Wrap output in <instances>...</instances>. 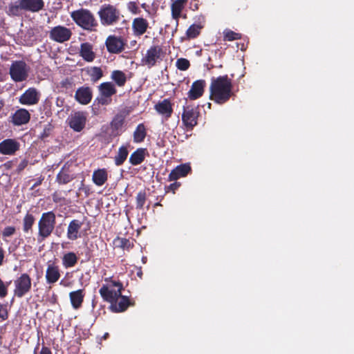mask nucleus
Wrapping results in <instances>:
<instances>
[{"instance_id": "obj_1", "label": "nucleus", "mask_w": 354, "mask_h": 354, "mask_svg": "<svg viewBox=\"0 0 354 354\" xmlns=\"http://www.w3.org/2000/svg\"><path fill=\"white\" fill-rule=\"evenodd\" d=\"M232 82L227 75L213 77L210 84V98L219 104L226 103L233 95Z\"/></svg>"}, {"instance_id": "obj_2", "label": "nucleus", "mask_w": 354, "mask_h": 354, "mask_svg": "<svg viewBox=\"0 0 354 354\" xmlns=\"http://www.w3.org/2000/svg\"><path fill=\"white\" fill-rule=\"evenodd\" d=\"M71 17L74 21L84 29L90 30L95 26V19L91 14L85 10H80L73 12Z\"/></svg>"}, {"instance_id": "obj_3", "label": "nucleus", "mask_w": 354, "mask_h": 354, "mask_svg": "<svg viewBox=\"0 0 354 354\" xmlns=\"http://www.w3.org/2000/svg\"><path fill=\"white\" fill-rule=\"evenodd\" d=\"M55 216L53 212H48L43 214L39 225V234L43 237H46L53 231L54 228V223Z\"/></svg>"}, {"instance_id": "obj_4", "label": "nucleus", "mask_w": 354, "mask_h": 354, "mask_svg": "<svg viewBox=\"0 0 354 354\" xmlns=\"http://www.w3.org/2000/svg\"><path fill=\"white\" fill-rule=\"evenodd\" d=\"M10 74L15 82L25 80L28 77L26 64L23 61L14 62L10 66Z\"/></svg>"}, {"instance_id": "obj_5", "label": "nucleus", "mask_w": 354, "mask_h": 354, "mask_svg": "<svg viewBox=\"0 0 354 354\" xmlns=\"http://www.w3.org/2000/svg\"><path fill=\"white\" fill-rule=\"evenodd\" d=\"M71 34V31L64 26H59L53 28L50 30L51 38L60 43L68 41L70 39Z\"/></svg>"}, {"instance_id": "obj_6", "label": "nucleus", "mask_w": 354, "mask_h": 354, "mask_svg": "<svg viewBox=\"0 0 354 354\" xmlns=\"http://www.w3.org/2000/svg\"><path fill=\"white\" fill-rule=\"evenodd\" d=\"M30 287V279L27 274H23L17 281V288L15 294L21 297L25 292H28Z\"/></svg>"}, {"instance_id": "obj_7", "label": "nucleus", "mask_w": 354, "mask_h": 354, "mask_svg": "<svg viewBox=\"0 0 354 354\" xmlns=\"http://www.w3.org/2000/svg\"><path fill=\"white\" fill-rule=\"evenodd\" d=\"M19 6H21V10L37 12L42 9L44 2L42 0H21Z\"/></svg>"}, {"instance_id": "obj_8", "label": "nucleus", "mask_w": 354, "mask_h": 354, "mask_svg": "<svg viewBox=\"0 0 354 354\" xmlns=\"http://www.w3.org/2000/svg\"><path fill=\"white\" fill-rule=\"evenodd\" d=\"M86 120L83 113L77 112L71 117L70 127L76 131H80L84 127Z\"/></svg>"}, {"instance_id": "obj_9", "label": "nucleus", "mask_w": 354, "mask_h": 354, "mask_svg": "<svg viewBox=\"0 0 354 354\" xmlns=\"http://www.w3.org/2000/svg\"><path fill=\"white\" fill-rule=\"evenodd\" d=\"M106 45L110 53H118L122 51L124 44L120 39L110 36L106 39Z\"/></svg>"}, {"instance_id": "obj_10", "label": "nucleus", "mask_w": 354, "mask_h": 354, "mask_svg": "<svg viewBox=\"0 0 354 354\" xmlns=\"http://www.w3.org/2000/svg\"><path fill=\"white\" fill-rule=\"evenodd\" d=\"M113 285L119 287L118 291L113 292L109 290L108 287L106 286H104L100 290L102 297L106 300L111 302L118 296H120L122 288V285L120 283L113 282Z\"/></svg>"}, {"instance_id": "obj_11", "label": "nucleus", "mask_w": 354, "mask_h": 354, "mask_svg": "<svg viewBox=\"0 0 354 354\" xmlns=\"http://www.w3.org/2000/svg\"><path fill=\"white\" fill-rule=\"evenodd\" d=\"M100 15L106 24H111L118 19L116 10L112 6H108L100 12Z\"/></svg>"}, {"instance_id": "obj_12", "label": "nucleus", "mask_w": 354, "mask_h": 354, "mask_svg": "<svg viewBox=\"0 0 354 354\" xmlns=\"http://www.w3.org/2000/svg\"><path fill=\"white\" fill-rule=\"evenodd\" d=\"M19 149V144L12 139H8L0 143V152L3 154H12Z\"/></svg>"}, {"instance_id": "obj_13", "label": "nucleus", "mask_w": 354, "mask_h": 354, "mask_svg": "<svg viewBox=\"0 0 354 354\" xmlns=\"http://www.w3.org/2000/svg\"><path fill=\"white\" fill-rule=\"evenodd\" d=\"M22 104H34L38 102V93L35 88H29L19 99Z\"/></svg>"}, {"instance_id": "obj_14", "label": "nucleus", "mask_w": 354, "mask_h": 354, "mask_svg": "<svg viewBox=\"0 0 354 354\" xmlns=\"http://www.w3.org/2000/svg\"><path fill=\"white\" fill-rule=\"evenodd\" d=\"M191 170V167L187 164L180 165L171 171L169 174L170 180H176L180 177L185 176Z\"/></svg>"}, {"instance_id": "obj_15", "label": "nucleus", "mask_w": 354, "mask_h": 354, "mask_svg": "<svg viewBox=\"0 0 354 354\" xmlns=\"http://www.w3.org/2000/svg\"><path fill=\"white\" fill-rule=\"evenodd\" d=\"M30 120V113L26 109L18 110L12 116V122L15 125L27 123Z\"/></svg>"}, {"instance_id": "obj_16", "label": "nucleus", "mask_w": 354, "mask_h": 354, "mask_svg": "<svg viewBox=\"0 0 354 354\" xmlns=\"http://www.w3.org/2000/svg\"><path fill=\"white\" fill-rule=\"evenodd\" d=\"M92 94L89 88H79L75 93L76 100L82 104H87L91 100Z\"/></svg>"}, {"instance_id": "obj_17", "label": "nucleus", "mask_w": 354, "mask_h": 354, "mask_svg": "<svg viewBox=\"0 0 354 354\" xmlns=\"http://www.w3.org/2000/svg\"><path fill=\"white\" fill-rule=\"evenodd\" d=\"M155 109L159 113L165 115L166 117H169L172 113L171 104L168 100L158 102L155 106Z\"/></svg>"}, {"instance_id": "obj_18", "label": "nucleus", "mask_w": 354, "mask_h": 354, "mask_svg": "<svg viewBox=\"0 0 354 354\" xmlns=\"http://www.w3.org/2000/svg\"><path fill=\"white\" fill-rule=\"evenodd\" d=\"M80 55L87 62H92L95 58V53L92 50V46L88 43L81 45Z\"/></svg>"}, {"instance_id": "obj_19", "label": "nucleus", "mask_w": 354, "mask_h": 354, "mask_svg": "<svg viewBox=\"0 0 354 354\" xmlns=\"http://www.w3.org/2000/svg\"><path fill=\"white\" fill-rule=\"evenodd\" d=\"M198 113L192 111H185L183 115V120L187 127H194L197 124Z\"/></svg>"}, {"instance_id": "obj_20", "label": "nucleus", "mask_w": 354, "mask_h": 354, "mask_svg": "<svg viewBox=\"0 0 354 354\" xmlns=\"http://www.w3.org/2000/svg\"><path fill=\"white\" fill-rule=\"evenodd\" d=\"M161 48L158 46H154L149 49L145 58L146 62L149 64L153 65L156 59L159 57Z\"/></svg>"}, {"instance_id": "obj_21", "label": "nucleus", "mask_w": 354, "mask_h": 354, "mask_svg": "<svg viewBox=\"0 0 354 354\" xmlns=\"http://www.w3.org/2000/svg\"><path fill=\"white\" fill-rule=\"evenodd\" d=\"M120 297V301L111 304V308L115 312H122L127 309L129 305V301L127 297H122L121 295L117 298Z\"/></svg>"}, {"instance_id": "obj_22", "label": "nucleus", "mask_w": 354, "mask_h": 354, "mask_svg": "<svg viewBox=\"0 0 354 354\" xmlns=\"http://www.w3.org/2000/svg\"><path fill=\"white\" fill-rule=\"evenodd\" d=\"M133 26L137 35H142L147 28V23L143 18H137L134 19Z\"/></svg>"}, {"instance_id": "obj_23", "label": "nucleus", "mask_w": 354, "mask_h": 354, "mask_svg": "<svg viewBox=\"0 0 354 354\" xmlns=\"http://www.w3.org/2000/svg\"><path fill=\"white\" fill-rule=\"evenodd\" d=\"M94 183L97 185H102L107 180V174L104 169L95 171L93 176Z\"/></svg>"}, {"instance_id": "obj_24", "label": "nucleus", "mask_w": 354, "mask_h": 354, "mask_svg": "<svg viewBox=\"0 0 354 354\" xmlns=\"http://www.w3.org/2000/svg\"><path fill=\"white\" fill-rule=\"evenodd\" d=\"M100 90L102 93V95L106 97L111 96L116 91L113 84L110 82L102 83L100 86Z\"/></svg>"}, {"instance_id": "obj_25", "label": "nucleus", "mask_w": 354, "mask_h": 354, "mask_svg": "<svg viewBox=\"0 0 354 354\" xmlns=\"http://www.w3.org/2000/svg\"><path fill=\"white\" fill-rule=\"evenodd\" d=\"M145 158V152L142 149H138L130 156V162L133 165H138L141 163Z\"/></svg>"}, {"instance_id": "obj_26", "label": "nucleus", "mask_w": 354, "mask_h": 354, "mask_svg": "<svg viewBox=\"0 0 354 354\" xmlns=\"http://www.w3.org/2000/svg\"><path fill=\"white\" fill-rule=\"evenodd\" d=\"M70 297L73 307L77 308L81 305L83 300L81 290L71 292Z\"/></svg>"}, {"instance_id": "obj_27", "label": "nucleus", "mask_w": 354, "mask_h": 354, "mask_svg": "<svg viewBox=\"0 0 354 354\" xmlns=\"http://www.w3.org/2000/svg\"><path fill=\"white\" fill-rule=\"evenodd\" d=\"M59 273L57 268L49 266L47 272H46V278L49 283H54L59 279Z\"/></svg>"}, {"instance_id": "obj_28", "label": "nucleus", "mask_w": 354, "mask_h": 354, "mask_svg": "<svg viewBox=\"0 0 354 354\" xmlns=\"http://www.w3.org/2000/svg\"><path fill=\"white\" fill-rule=\"evenodd\" d=\"M183 8L182 0H177L174 1L171 5L172 16L174 19H178L180 16Z\"/></svg>"}, {"instance_id": "obj_29", "label": "nucleus", "mask_w": 354, "mask_h": 354, "mask_svg": "<svg viewBox=\"0 0 354 354\" xmlns=\"http://www.w3.org/2000/svg\"><path fill=\"white\" fill-rule=\"evenodd\" d=\"M146 136V131L144 124H140L138 126L136 131L134 132V140L136 142H141Z\"/></svg>"}, {"instance_id": "obj_30", "label": "nucleus", "mask_w": 354, "mask_h": 354, "mask_svg": "<svg viewBox=\"0 0 354 354\" xmlns=\"http://www.w3.org/2000/svg\"><path fill=\"white\" fill-rule=\"evenodd\" d=\"M188 97L194 100L199 97V80L194 82L188 93Z\"/></svg>"}, {"instance_id": "obj_31", "label": "nucleus", "mask_w": 354, "mask_h": 354, "mask_svg": "<svg viewBox=\"0 0 354 354\" xmlns=\"http://www.w3.org/2000/svg\"><path fill=\"white\" fill-rule=\"evenodd\" d=\"M128 155V151L126 147H122L120 148L118 156H115V164L120 165L126 160Z\"/></svg>"}, {"instance_id": "obj_32", "label": "nucleus", "mask_w": 354, "mask_h": 354, "mask_svg": "<svg viewBox=\"0 0 354 354\" xmlns=\"http://www.w3.org/2000/svg\"><path fill=\"white\" fill-rule=\"evenodd\" d=\"M112 78L119 86H123L126 82L125 75L122 71H114L112 75Z\"/></svg>"}, {"instance_id": "obj_33", "label": "nucleus", "mask_w": 354, "mask_h": 354, "mask_svg": "<svg viewBox=\"0 0 354 354\" xmlns=\"http://www.w3.org/2000/svg\"><path fill=\"white\" fill-rule=\"evenodd\" d=\"M223 37L225 41H234L241 39V34L235 32L231 30H225L223 32Z\"/></svg>"}, {"instance_id": "obj_34", "label": "nucleus", "mask_w": 354, "mask_h": 354, "mask_svg": "<svg viewBox=\"0 0 354 354\" xmlns=\"http://www.w3.org/2000/svg\"><path fill=\"white\" fill-rule=\"evenodd\" d=\"M124 121V115L120 113L115 115L113 121L111 122V126L114 129L118 130L120 128Z\"/></svg>"}, {"instance_id": "obj_35", "label": "nucleus", "mask_w": 354, "mask_h": 354, "mask_svg": "<svg viewBox=\"0 0 354 354\" xmlns=\"http://www.w3.org/2000/svg\"><path fill=\"white\" fill-rule=\"evenodd\" d=\"M80 226L77 223H76L75 221H72L68 229V235L70 239L71 238H77L76 233H77L78 229Z\"/></svg>"}, {"instance_id": "obj_36", "label": "nucleus", "mask_w": 354, "mask_h": 354, "mask_svg": "<svg viewBox=\"0 0 354 354\" xmlns=\"http://www.w3.org/2000/svg\"><path fill=\"white\" fill-rule=\"evenodd\" d=\"M64 261L68 266H73L77 261V257L73 253H68L64 255Z\"/></svg>"}, {"instance_id": "obj_37", "label": "nucleus", "mask_w": 354, "mask_h": 354, "mask_svg": "<svg viewBox=\"0 0 354 354\" xmlns=\"http://www.w3.org/2000/svg\"><path fill=\"white\" fill-rule=\"evenodd\" d=\"M176 66L178 69L184 71L189 68V62L186 59L180 58L177 60Z\"/></svg>"}, {"instance_id": "obj_38", "label": "nucleus", "mask_w": 354, "mask_h": 354, "mask_svg": "<svg viewBox=\"0 0 354 354\" xmlns=\"http://www.w3.org/2000/svg\"><path fill=\"white\" fill-rule=\"evenodd\" d=\"M34 222V218L30 214H27L24 218V230L28 231L31 228Z\"/></svg>"}, {"instance_id": "obj_39", "label": "nucleus", "mask_w": 354, "mask_h": 354, "mask_svg": "<svg viewBox=\"0 0 354 354\" xmlns=\"http://www.w3.org/2000/svg\"><path fill=\"white\" fill-rule=\"evenodd\" d=\"M199 26L193 25L189 27V28L187 30V35L188 37L194 38L198 35L199 33L198 31Z\"/></svg>"}, {"instance_id": "obj_40", "label": "nucleus", "mask_w": 354, "mask_h": 354, "mask_svg": "<svg viewBox=\"0 0 354 354\" xmlns=\"http://www.w3.org/2000/svg\"><path fill=\"white\" fill-rule=\"evenodd\" d=\"M102 76V71L100 68L94 67L93 68L92 77L95 81L99 80Z\"/></svg>"}, {"instance_id": "obj_41", "label": "nucleus", "mask_w": 354, "mask_h": 354, "mask_svg": "<svg viewBox=\"0 0 354 354\" xmlns=\"http://www.w3.org/2000/svg\"><path fill=\"white\" fill-rule=\"evenodd\" d=\"M15 232V229L13 227H6L3 232V236H8L13 234Z\"/></svg>"}, {"instance_id": "obj_42", "label": "nucleus", "mask_w": 354, "mask_h": 354, "mask_svg": "<svg viewBox=\"0 0 354 354\" xmlns=\"http://www.w3.org/2000/svg\"><path fill=\"white\" fill-rule=\"evenodd\" d=\"M7 290L3 282L0 279V297H5L6 295Z\"/></svg>"}, {"instance_id": "obj_43", "label": "nucleus", "mask_w": 354, "mask_h": 354, "mask_svg": "<svg viewBox=\"0 0 354 354\" xmlns=\"http://www.w3.org/2000/svg\"><path fill=\"white\" fill-rule=\"evenodd\" d=\"M137 200H138L140 207H142L144 201L145 200V194H143L142 193L138 194V195L137 196Z\"/></svg>"}, {"instance_id": "obj_44", "label": "nucleus", "mask_w": 354, "mask_h": 354, "mask_svg": "<svg viewBox=\"0 0 354 354\" xmlns=\"http://www.w3.org/2000/svg\"><path fill=\"white\" fill-rule=\"evenodd\" d=\"M19 9H21V6H19V3L18 5L12 6L10 8V10L12 14L17 15Z\"/></svg>"}, {"instance_id": "obj_45", "label": "nucleus", "mask_w": 354, "mask_h": 354, "mask_svg": "<svg viewBox=\"0 0 354 354\" xmlns=\"http://www.w3.org/2000/svg\"><path fill=\"white\" fill-rule=\"evenodd\" d=\"M7 310L1 305H0V318L5 319L7 317Z\"/></svg>"}, {"instance_id": "obj_46", "label": "nucleus", "mask_w": 354, "mask_h": 354, "mask_svg": "<svg viewBox=\"0 0 354 354\" xmlns=\"http://www.w3.org/2000/svg\"><path fill=\"white\" fill-rule=\"evenodd\" d=\"M179 184L177 183H174L171 185H170V186L169 187V188L172 190V191H174L178 187H179Z\"/></svg>"}, {"instance_id": "obj_47", "label": "nucleus", "mask_w": 354, "mask_h": 354, "mask_svg": "<svg viewBox=\"0 0 354 354\" xmlns=\"http://www.w3.org/2000/svg\"><path fill=\"white\" fill-rule=\"evenodd\" d=\"M40 354H51V353L47 348H42Z\"/></svg>"}, {"instance_id": "obj_48", "label": "nucleus", "mask_w": 354, "mask_h": 354, "mask_svg": "<svg viewBox=\"0 0 354 354\" xmlns=\"http://www.w3.org/2000/svg\"><path fill=\"white\" fill-rule=\"evenodd\" d=\"M3 250L0 248V265L2 264V262H3Z\"/></svg>"}, {"instance_id": "obj_49", "label": "nucleus", "mask_w": 354, "mask_h": 354, "mask_svg": "<svg viewBox=\"0 0 354 354\" xmlns=\"http://www.w3.org/2000/svg\"><path fill=\"white\" fill-rule=\"evenodd\" d=\"M201 95H202L203 88L205 85V82L204 80H201Z\"/></svg>"}, {"instance_id": "obj_50", "label": "nucleus", "mask_w": 354, "mask_h": 354, "mask_svg": "<svg viewBox=\"0 0 354 354\" xmlns=\"http://www.w3.org/2000/svg\"><path fill=\"white\" fill-rule=\"evenodd\" d=\"M99 102L102 104H104L106 103H108L107 102V100H106L105 98H101L99 100Z\"/></svg>"}, {"instance_id": "obj_51", "label": "nucleus", "mask_w": 354, "mask_h": 354, "mask_svg": "<svg viewBox=\"0 0 354 354\" xmlns=\"http://www.w3.org/2000/svg\"><path fill=\"white\" fill-rule=\"evenodd\" d=\"M128 242V240H126V239H122L121 240V243H122V247H124L127 244V243Z\"/></svg>"}, {"instance_id": "obj_52", "label": "nucleus", "mask_w": 354, "mask_h": 354, "mask_svg": "<svg viewBox=\"0 0 354 354\" xmlns=\"http://www.w3.org/2000/svg\"><path fill=\"white\" fill-rule=\"evenodd\" d=\"M107 336H108V333H106V334L104 335V339H106V338L107 337Z\"/></svg>"}, {"instance_id": "obj_53", "label": "nucleus", "mask_w": 354, "mask_h": 354, "mask_svg": "<svg viewBox=\"0 0 354 354\" xmlns=\"http://www.w3.org/2000/svg\"><path fill=\"white\" fill-rule=\"evenodd\" d=\"M44 136H47V135L46 133H44L42 136H41V138H44Z\"/></svg>"}, {"instance_id": "obj_54", "label": "nucleus", "mask_w": 354, "mask_h": 354, "mask_svg": "<svg viewBox=\"0 0 354 354\" xmlns=\"http://www.w3.org/2000/svg\"><path fill=\"white\" fill-rule=\"evenodd\" d=\"M210 105H211V104H210V103H208V107H209V108L210 107Z\"/></svg>"}, {"instance_id": "obj_55", "label": "nucleus", "mask_w": 354, "mask_h": 354, "mask_svg": "<svg viewBox=\"0 0 354 354\" xmlns=\"http://www.w3.org/2000/svg\"><path fill=\"white\" fill-rule=\"evenodd\" d=\"M39 183H41V181H39V182H37V185L39 184Z\"/></svg>"}, {"instance_id": "obj_56", "label": "nucleus", "mask_w": 354, "mask_h": 354, "mask_svg": "<svg viewBox=\"0 0 354 354\" xmlns=\"http://www.w3.org/2000/svg\"><path fill=\"white\" fill-rule=\"evenodd\" d=\"M39 183H41V181H39V182H37V185L39 184Z\"/></svg>"}]
</instances>
